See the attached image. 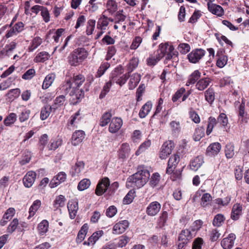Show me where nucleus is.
<instances>
[{
    "label": "nucleus",
    "instance_id": "c85d7f7f",
    "mask_svg": "<svg viewBox=\"0 0 249 249\" xmlns=\"http://www.w3.org/2000/svg\"><path fill=\"white\" fill-rule=\"evenodd\" d=\"M201 73L198 70L195 71L191 75L188 76L186 86H189L194 84L200 77Z\"/></svg>",
    "mask_w": 249,
    "mask_h": 249
},
{
    "label": "nucleus",
    "instance_id": "f257e3e1",
    "mask_svg": "<svg viewBox=\"0 0 249 249\" xmlns=\"http://www.w3.org/2000/svg\"><path fill=\"white\" fill-rule=\"evenodd\" d=\"M149 178V171L144 166H140L138 171L128 178L126 185L127 187L140 188L146 184Z\"/></svg>",
    "mask_w": 249,
    "mask_h": 249
},
{
    "label": "nucleus",
    "instance_id": "09e8293b",
    "mask_svg": "<svg viewBox=\"0 0 249 249\" xmlns=\"http://www.w3.org/2000/svg\"><path fill=\"white\" fill-rule=\"evenodd\" d=\"M151 142L150 140H147L142 142L139 146L138 149L136 151L135 154L137 156L145 151L151 145Z\"/></svg>",
    "mask_w": 249,
    "mask_h": 249
},
{
    "label": "nucleus",
    "instance_id": "79ce46f5",
    "mask_svg": "<svg viewBox=\"0 0 249 249\" xmlns=\"http://www.w3.org/2000/svg\"><path fill=\"white\" fill-rule=\"evenodd\" d=\"M49 222L46 220H42L38 225V230L39 234L43 235L46 233L48 230Z\"/></svg>",
    "mask_w": 249,
    "mask_h": 249
},
{
    "label": "nucleus",
    "instance_id": "5701e85b",
    "mask_svg": "<svg viewBox=\"0 0 249 249\" xmlns=\"http://www.w3.org/2000/svg\"><path fill=\"white\" fill-rule=\"evenodd\" d=\"M68 209L71 219H74L78 209V202L75 201H70L68 203Z\"/></svg>",
    "mask_w": 249,
    "mask_h": 249
},
{
    "label": "nucleus",
    "instance_id": "c756f323",
    "mask_svg": "<svg viewBox=\"0 0 249 249\" xmlns=\"http://www.w3.org/2000/svg\"><path fill=\"white\" fill-rule=\"evenodd\" d=\"M141 80V75L137 73H134L130 76V79L128 82L129 89H135Z\"/></svg>",
    "mask_w": 249,
    "mask_h": 249
},
{
    "label": "nucleus",
    "instance_id": "a211bd4d",
    "mask_svg": "<svg viewBox=\"0 0 249 249\" xmlns=\"http://www.w3.org/2000/svg\"><path fill=\"white\" fill-rule=\"evenodd\" d=\"M221 149V145L218 142L211 143L207 148L206 154L209 156L217 155Z\"/></svg>",
    "mask_w": 249,
    "mask_h": 249
},
{
    "label": "nucleus",
    "instance_id": "aec40b11",
    "mask_svg": "<svg viewBox=\"0 0 249 249\" xmlns=\"http://www.w3.org/2000/svg\"><path fill=\"white\" fill-rule=\"evenodd\" d=\"M103 231H98L94 232L88 239L84 242V245L90 246L93 245L97 240L103 235Z\"/></svg>",
    "mask_w": 249,
    "mask_h": 249
},
{
    "label": "nucleus",
    "instance_id": "4d7b16f0",
    "mask_svg": "<svg viewBox=\"0 0 249 249\" xmlns=\"http://www.w3.org/2000/svg\"><path fill=\"white\" fill-rule=\"evenodd\" d=\"M90 185V180L87 178H84L79 182L77 188L79 191H84L88 188Z\"/></svg>",
    "mask_w": 249,
    "mask_h": 249
},
{
    "label": "nucleus",
    "instance_id": "680f3d73",
    "mask_svg": "<svg viewBox=\"0 0 249 249\" xmlns=\"http://www.w3.org/2000/svg\"><path fill=\"white\" fill-rule=\"evenodd\" d=\"M160 180V176L158 173H154L152 175L150 181V184L152 187L156 186Z\"/></svg>",
    "mask_w": 249,
    "mask_h": 249
},
{
    "label": "nucleus",
    "instance_id": "c9c22d12",
    "mask_svg": "<svg viewBox=\"0 0 249 249\" xmlns=\"http://www.w3.org/2000/svg\"><path fill=\"white\" fill-rule=\"evenodd\" d=\"M66 199L63 195H59L56 197L53 204L54 209H57L59 207H63L65 205Z\"/></svg>",
    "mask_w": 249,
    "mask_h": 249
},
{
    "label": "nucleus",
    "instance_id": "a19ab883",
    "mask_svg": "<svg viewBox=\"0 0 249 249\" xmlns=\"http://www.w3.org/2000/svg\"><path fill=\"white\" fill-rule=\"evenodd\" d=\"M50 57V54L46 52H41L38 53L34 59L36 62H44L47 60Z\"/></svg>",
    "mask_w": 249,
    "mask_h": 249
},
{
    "label": "nucleus",
    "instance_id": "9b49d317",
    "mask_svg": "<svg viewBox=\"0 0 249 249\" xmlns=\"http://www.w3.org/2000/svg\"><path fill=\"white\" fill-rule=\"evenodd\" d=\"M180 160L179 156L178 154H173L169 158L168 162V166L166 169V173L171 174Z\"/></svg>",
    "mask_w": 249,
    "mask_h": 249
},
{
    "label": "nucleus",
    "instance_id": "6ab92c4d",
    "mask_svg": "<svg viewBox=\"0 0 249 249\" xmlns=\"http://www.w3.org/2000/svg\"><path fill=\"white\" fill-rule=\"evenodd\" d=\"M85 134L82 130L75 131L72 134L71 137V143L76 146L80 143L85 138Z\"/></svg>",
    "mask_w": 249,
    "mask_h": 249
},
{
    "label": "nucleus",
    "instance_id": "4468645a",
    "mask_svg": "<svg viewBox=\"0 0 249 249\" xmlns=\"http://www.w3.org/2000/svg\"><path fill=\"white\" fill-rule=\"evenodd\" d=\"M67 178V175L64 172H60L51 180L49 184L51 188H54L64 182Z\"/></svg>",
    "mask_w": 249,
    "mask_h": 249
},
{
    "label": "nucleus",
    "instance_id": "f8f14e48",
    "mask_svg": "<svg viewBox=\"0 0 249 249\" xmlns=\"http://www.w3.org/2000/svg\"><path fill=\"white\" fill-rule=\"evenodd\" d=\"M161 209V204L158 201L151 202L147 207L146 213L149 216L156 215Z\"/></svg>",
    "mask_w": 249,
    "mask_h": 249
},
{
    "label": "nucleus",
    "instance_id": "ddd939ff",
    "mask_svg": "<svg viewBox=\"0 0 249 249\" xmlns=\"http://www.w3.org/2000/svg\"><path fill=\"white\" fill-rule=\"evenodd\" d=\"M123 120L120 117H113L112 118L108 131L112 133H115L118 131L123 125Z\"/></svg>",
    "mask_w": 249,
    "mask_h": 249
},
{
    "label": "nucleus",
    "instance_id": "de8ad7c7",
    "mask_svg": "<svg viewBox=\"0 0 249 249\" xmlns=\"http://www.w3.org/2000/svg\"><path fill=\"white\" fill-rule=\"evenodd\" d=\"M109 67L110 64L108 62L102 63L99 68L95 76L97 78L101 77Z\"/></svg>",
    "mask_w": 249,
    "mask_h": 249
},
{
    "label": "nucleus",
    "instance_id": "e2e57ef3",
    "mask_svg": "<svg viewBox=\"0 0 249 249\" xmlns=\"http://www.w3.org/2000/svg\"><path fill=\"white\" fill-rule=\"evenodd\" d=\"M204 244L202 238L197 237L196 238L193 242L192 249H201L202 246Z\"/></svg>",
    "mask_w": 249,
    "mask_h": 249
},
{
    "label": "nucleus",
    "instance_id": "603ef678",
    "mask_svg": "<svg viewBox=\"0 0 249 249\" xmlns=\"http://www.w3.org/2000/svg\"><path fill=\"white\" fill-rule=\"evenodd\" d=\"M96 24V20L94 19H89L87 22L86 33L87 35L92 34L94 30Z\"/></svg>",
    "mask_w": 249,
    "mask_h": 249
},
{
    "label": "nucleus",
    "instance_id": "6e6552de",
    "mask_svg": "<svg viewBox=\"0 0 249 249\" xmlns=\"http://www.w3.org/2000/svg\"><path fill=\"white\" fill-rule=\"evenodd\" d=\"M108 18L102 15L99 19L97 23V29L98 31L96 34V38H99L106 32L108 25Z\"/></svg>",
    "mask_w": 249,
    "mask_h": 249
},
{
    "label": "nucleus",
    "instance_id": "dca6fc26",
    "mask_svg": "<svg viewBox=\"0 0 249 249\" xmlns=\"http://www.w3.org/2000/svg\"><path fill=\"white\" fill-rule=\"evenodd\" d=\"M129 222L127 220H122L117 223L113 227V233L121 234L124 232L128 227Z\"/></svg>",
    "mask_w": 249,
    "mask_h": 249
},
{
    "label": "nucleus",
    "instance_id": "b1692460",
    "mask_svg": "<svg viewBox=\"0 0 249 249\" xmlns=\"http://www.w3.org/2000/svg\"><path fill=\"white\" fill-rule=\"evenodd\" d=\"M242 207L238 204H235L232 209L231 217L234 220H237L239 219L242 213Z\"/></svg>",
    "mask_w": 249,
    "mask_h": 249
},
{
    "label": "nucleus",
    "instance_id": "4c0bfd02",
    "mask_svg": "<svg viewBox=\"0 0 249 249\" xmlns=\"http://www.w3.org/2000/svg\"><path fill=\"white\" fill-rule=\"evenodd\" d=\"M112 114L109 112H107L103 114L100 121V125L102 126H106L109 122H111Z\"/></svg>",
    "mask_w": 249,
    "mask_h": 249
},
{
    "label": "nucleus",
    "instance_id": "864d4df0",
    "mask_svg": "<svg viewBox=\"0 0 249 249\" xmlns=\"http://www.w3.org/2000/svg\"><path fill=\"white\" fill-rule=\"evenodd\" d=\"M225 218L222 214H216L213 220V224L214 226L220 227L224 223Z\"/></svg>",
    "mask_w": 249,
    "mask_h": 249
},
{
    "label": "nucleus",
    "instance_id": "20e7f679",
    "mask_svg": "<svg viewBox=\"0 0 249 249\" xmlns=\"http://www.w3.org/2000/svg\"><path fill=\"white\" fill-rule=\"evenodd\" d=\"M157 53L159 58L165 56L166 60H170L174 56H176L177 55V52L175 51L174 46L168 42L160 44Z\"/></svg>",
    "mask_w": 249,
    "mask_h": 249
},
{
    "label": "nucleus",
    "instance_id": "bf43d9fd",
    "mask_svg": "<svg viewBox=\"0 0 249 249\" xmlns=\"http://www.w3.org/2000/svg\"><path fill=\"white\" fill-rule=\"evenodd\" d=\"M48 136L47 134H44L42 135L39 138V148L40 151H43L44 149L45 145L48 143Z\"/></svg>",
    "mask_w": 249,
    "mask_h": 249
},
{
    "label": "nucleus",
    "instance_id": "f704fd0d",
    "mask_svg": "<svg viewBox=\"0 0 249 249\" xmlns=\"http://www.w3.org/2000/svg\"><path fill=\"white\" fill-rule=\"evenodd\" d=\"M41 204V202L40 200L37 199L34 201L33 204L31 205L29 209V216L28 218L33 216L35 214L36 211L40 208Z\"/></svg>",
    "mask_w": 249,
    "mask_h": 249
},
{
    "label": "nucleus",
    "instance_id": "2eb2a0df",
    "mask_svg": "<svg viewBox=\"0 0 249 249\" xmlns=\"http://www.w3.org/2000/svg\"><path fill=\"white\" fill-rule=\"evenodd\" d=\"M236 236L234 233H230L227 237L224 238L221 242L224 249H231L234 245Z\"/></svg>",
    "mask_w": 249,
    "mask_h": 249
},
{
    "label": "nucleus",
    "instance_id": "69168bd1",
    "mask_svg": "<svg viewBox=\"0 0 249 249\" xmlns=\"http://www.w3.org/2000/svg\"><path fill=\"white\" fill-rule=\"evenodd\" d=\"M170 126L172 129L173 133H178L181 129V127L179 122L173 121L170 122Z\"/></svg>",
    "mask_w": 249,
    "mask_h": 249
},
{
    "label": "nucleus",
    "instance_id": "3c124183",
    "mask_svg": "<svg viewBox=\"0 0 249 249\" xmlns=\"http://www.w3.org/2000/svg\"><path fill=\"white\" fill-rule=\"evenodd\" d=\"M72 84L70 80H66L61 85L60 88L62 92L68 93L70 90L72 89Z\"/></svg>",
    "mask_w": 249,
    "mask_h": 249
},
{
    "label": "nucleus",
    "instance_id": "72a5a7b5",
    "mask_svg": "<svg viewBox=\"0 0 249 249\" xmlns=\"http://www.w3.org/2000/svg\"><path fill=\"white\" fill-rule=\"evenodd\" d=\"M55 78V75L54 73H50L47 75L44 80L42 88L47 89L51 86Z\"/></svg>",
    "mask_w": 249,
    "mask_h": 249
},
{
    "label": "nucleus",
    "instance_id": "a18cd8bd",
    "mask_svg": "<svg viewBox=\"0 0 249 249\" xmlns=\"http://www.w3.org/2000/svg\"><path fill=\"white\" fill-rule=\"evenodd\" d=\"M117 9V4L114 0H109L107 3V11L113 14Z\"/></svg>",
    "mask_w": 249,
    "mask_h": 249
},
{
    "label": "nucleus",
    "instance_id": "412c9836",
    "mask_svg": "<svg viewBox=\"0 0 249 249\" xmlns=\"http://www.w3.org/2000/svg\"><path fill=\"white\" fill-rule=\"evenodd\" d=\"M207 5L208 10L213 14L219 17H221L223 15V9L220 5L210 2H208Z\"/></svg>",
    "mask_w": 249,
    "mask_h": 249
},
{
    "label": "nucleus",
    "instance_id": "6e6d98bb",
    "mask_svg": "<svg viewBox=\"0 0 249 249\" xmlns=\"http://www.w3.org/2000/svg\"><path fill=\"white\" fill-rule=\"evenodd\" d=\"M112 86V81L110 80L109 81L107 82L104 85L103 89L99 95L100 99L104 98L107 94L109 91L110 88Z\"/></svg>",
    "mask_w": 249,
    "mask_h": 249
},
{
    "label": "nucleus",
    "instance_id": "ea45409f",
    "mask_svg": "<svg viewBox=\"0 0 249 249\" xmlns=\"http://www.w3.org/2000/svg\"><path fill=\"white\" fill-rule=\"evenodd\" d=\"M216 119L212 116L210 117L208 120V124L206 130V134L209 135L212 132L213 128L216 124Z\"/></svg>",
    "mask_w": 249,
    "mask_h": 249
},
{
    "label": "nucleus",
    "instance_id": "1a4fd4ad",
    "mask_svg": "<svg viewBox=\"0 0 249 249\" xmlns=\"http://www.w3.org/2000/svg\"><path fill=\"white\" fill-rule=\"evenodd\" d=\"M110 186V181L108 178L105 177L102 178L98 182L95 193L97 196H101L105 193Z\"/></svg>",
    "mask_w": 249,
    "mask_h": 249
},
{
    "label": "nucleus",
    "instance_id": "39448f33",
    "mask_svg": "<svg viewBox=\"0 0 249 249\" xmlns=\"http://www.w3.org/2000/svg\"><path fill=\"white\" fill-rule=\"evenodd\" d=\"M12 24L13 23L11 22L10 25H6L3 26L1 29L2 30H4L7 28H10V29L5 35L6 38H9L14 36H17L24 29V24L22 22H18L13 26H12Z\"/></svg>",
    "mask_w": 249,
    "mask_h": 249
},
{
    "label": "nucleus",
    "instance_id": "58836bf2",
    "mask_svg": "<svg viewBox=\"0 0 249 249\" xmlns=\"http://www.w3.org/2000/svg\"><path fill=\"white\" fill-rule=\"evenodd\" d=\"M205 98L206 100L212 104L215 99L214 90L212 88H209L205 92Z\"/></svg>",
    "mask_w": 249,
    "mask_h": 249
},
{
    "label": "nucleus",
    "instance_id": "423d86ee",
    "mask_svg": "<svg viewBox=\"0 0 249 249\" xmlns=\"http://www.w3.org/2000/svg\"><path fill=\"white\" fill-rule=\"evenodd\" d=\"M120 70H121V68H116L115 69L114 72L112 73L111 80L120 86H122L126 83L127 80L130 76L128 73L122 74V71L120 72V74L117 73Z\"/></svg>",
    "mask_w": 249,
    "mask_h": 249
},
{
    "label": "nucleus",
    "instance_id": "f03ea898",
    "mask_svg": "<svg viewBox=\"0 0 249 249\" xmlns=\"http://www.w3.org/2000/svg\"><path fill=\"white\" fill-rule=\"evenodd\" d=\"M85 81V78L82 74H79L73 75L72 81L75 87H72V89L70 92V101L72 105L77 104L84 97V92L82 89H80L79 87Z\"/></svg>",
    "mask_w": 249,
    "mask_h": 249
},
{
    "label": "nucleus",
    "instance_id": "7c9ffc66",
    "mask_svg": "<svg viewBox=\"0 0 249 249\" xmlns=\"http://www.w3.org/2000/svg\"><path fill=\"white\" fill-rule=\"evenodd\" d=\"M152 107V103L150 101L146 102L141 109L139 116L141 118H145L150 111Z\"/></svg>",
    "mask_w": 249,
    "mask_h": 249
},
{
    "label": "nucleus",
    "instance_id": "49530a36",
    "mask_svg": "<svg viewBox=\"0 0 249 249\" xmlns=\"http://www.w3.org/2000/svg\"><path fill=\"white\" fill-rule=\"evenodd\" d=\"M139 64V60L137 58H133L130 60L129 63L127 65V71L128 74H129L134 69H135Z\"/></svg>",
    "mask_w": 249,
    "mask_h": 249
},
{
    "label": "nucleus",
    "instance_id": "8fccbe9b",
    "mask_svg": "<svg viewBox=\"0 0 249 249\" xmlns=\"http://www.w3.org/2000/svg\"><path fill=\"white\" fill-rule=\"evenodd\" d=\"M217 124H219L222 127H225L228 124V119L226 115L224 113H221L218 116L216 120Z\"/></svg>",
    "mask_w": 249,
    "mask_h": 249
},
{
    "label": "nucleus",
    "instance_id": "4be33fe9",
    "mask_svg": "<svg viewBox=\"0 0 249 249\" xmlns=\"http://www.w3.org/2000/svg\"><path fill=\"white\" fill-rule=\"evenodd\" d=\"M130 148L129 145L127 143H123L120 147L119 151V158L122 159H124L129 156Z\"/></svg>",
    "mask_w": 249,
    "mask_h": 249
},
{
    "label": "nucleus",
    "instance_id": "338daca9",
    "mask_svg": "<svg viewBox=\"0 0 249 249\" xmlns=\"http://www.w3.org/2000/svg\"><path fill=\"white\" fill-rule=\"evenodd\" d=\"M42 43V39L39 37L34 38L32 41V44L29 47L30 51L32 52L37 48Z\"/></svg>",
    "mask_w": 249,
    "mask_h": 249
},
{
    "label": "nucleus",
    "instance_id": "bb28decb",
    "mask_svg": "<svg viewBox=\"0 0 249 249\" xmlns=\"http://www.w3.org/2000/svg\"><path fill=\"white\" fill-rule=\"evenodd\" d=\"M211 80L209 78L205 77L198 80L196 85V89L202 91L206 89L210 83Z\"/></svg>",
    "mask_w": 249,
    "mask_h": 249
},
{
    "label": "nucleus",
    "instance_id": "13d9d810",
    "mask_svg": "<svg viewBox=\"0 0 249 249\" xmlns=\"http://www.w3.org/2000/svg\"><path fill=\"white\" fill-rule=\"evenodd\" d=\"M17 120V115L11 113L7 116L4 120V124L6 126H9L14 124Z\"/></svg>",
    "mask_w": 249,
    "mask_h": 249
},
{
    "label": "nucleus",
    "instance_id": "774afa93",
    "mask_svg": "<svg viewBox=\"0 0 249 249\" xmlns=\"http://www.w3.org/2000/svg\"><path fill=\"white\" fill-rule=\"evenodd\" d=\"M20 93V90L19 89H11L8 93L7 95L9 98L13 100L18 98Z\"/></svg>",
    "mask_w": 249,
    "mask_h": 249
},
{
    "label": "nucleus",
    "instance_id": "7ed1b4c3",
    "mask_svg": "<svg viewBox=\"0 0 249 249\" xmlns=\"http://www.w3.org/2000/svg\"><path fill=\"white\" fill-rule=\"evenodd\" d=\"M88 54V52L85 48H78L70 54L68 57V62L71 66H78L87 58Z\"/></svg>",
    "mask_w": 249,
    "mask_h": 249
},
{
    "label": "nucleus",
    "instance_id": "5fc2aeb1",
    "mask_svg": "<svg viewBox=\"0 0 249 249\" xmlns=\"http://www.w3.org/2000/svg\"><path fill=\"white\" fill-rule=\"evenodd\" d=\"M62 143V140L60 138H58L53 140L51 142V144L48 145L47 148L49 150H54L60 146Z\"/></svg>",
    "mask_w": 249,
    "mask_h": 249
},
{
    "label": "nucleus",
    "instance_id": "2f4dec72",
    "mask_svg": "<svg viewBox=\"0 0 249 249\" xmlns=\"http://www.w3.org/2000/svg\"><path fill=\"white\" fill-rule=\"evenodd\" d=\"M57 108L56 107H51L49 105L44 106L41 109L40 112V118L42 120H46L50 115L53 109L55 110Z\"/></svg>",
    "mask_w": 249,
    "mask_h": 249
},
{
    "label": "nucleus",
    "instance_id": "9d476101",
    "mask_svg": "<svg viewBox=\"0 0 249 249\" xmlns=\"http://www.w3.org/2000/svg\"><path fill=\"white\" fill-rule=\"evenodd\" d=\"M205 54L204 50L199 49L193 50L188 55L189 61L193 63H196L200 60Z\"/></svg>",
    "mask_w": 249,
    "mask_h": 249
},
{
    "label": "nucleus",
    "instance_id": "393cba45",
    "mask_svg": "<svg viewBox=\"0 0 249 249\" xmlns=\"http://www.w3.org/2000/svg\"><path fill=\"white\" fill-rule=\"evenodd\" d=\"M193 237L191 231L186 229L182 230L179 234L178 239L179 241L183 242L184 243H187Z\"/></svg>",
    "mask_w": 249,
    "mask_h": 249
},
{
    "label": "nucleus",
    "instance_id": "cd10ccee",
    "mask_svg": "<svg viewBox=\"0 0 249 249\" xmlns=\"http://www.w3.org/2000/svg\"><path fill=\"white\" fill-rule=\"evenodd\" d=\"M235 147L232 142L228 143L225 146V156L228 159L233 158L235 155Z\"/></svg>",
    "mask_w": 249,
    "mask_h": 249
},
{
    "label": "nucleus",
    "instance_id": "f3484780",
    "mask_svg": "<svg viewBox=\"0 0 249 249\" xmlns=\"http://www.w3.org/2000/svg\"><path fill=\"white\" fill-rule=\"evenodd\" d=\"M36 173L32 171H29L23 178V182L26 187H31L35 182Z\"/></svg>",
    "mask_w": 249,
    "mask_h": 249
},
{
    "label": "nucleus",
    "instance_id": "c03bdc74",
    "mask_svg": "<svg viewBox=\"0 0 249 249\" xmlns=\"http://www.w3.org/2000/svg\"><path fill=\"white\" fill-rule=\"evenodd\" d=\"M168 219V214L166 211H163L161 213L158 220V224L160 227L166 225V222Z\"/></svg>",
    "mask_w": 249,
    "mask_h": 249
},
{
    "label": "nucleus",
    "instance_id": "a878e982",
    "mask_svg": "<svg viewBox=\"0 0 249 249\" xmlns=\"http://www.w3.org/2000/svg\"><path fill=\"white\" fill-rule=\"evenodd\" d=\"M203 159L201 156H198L191 160L190 166L191 170L197 171L203 163Z\"/></svg>",
    "mask_w": 249,
    "mask_h": 249
},
{
    "label": "nucleus",
    "instance_id": "0e129e2a",
    "mask_svg": "<svg viewBox=\"0 0 249 249\" xmlns=\"http://www.w3.org/2000/svg\"><path fill=\"white\" fill-rule=\"evenodd\" d=\"M161 58H159L158 55L156 53L155 56H151L147 59V64L149 66H155Z\"/></svg>",
    "mask_w": 249,
    "mask_h": 249
},
{
    "label": "nucleus",
    "instance_id": "052dcab7",
    "mask_svg": "<svg viewBox=\"0 0 249 249\" xmlns=\"http://www.w3.org/2000/svg\"><path fill=\"white\" fill-rule=\"evenodd\" d=\"M211 200L212 196L211 195L208 193H205L202 196L201 205L203 207H206L209 204Z\"/></svg>",
    "mask_w": 249,
    "mask_h": 249
},
{
    "label": "nucleus",
    "instance_id": "473e14b6",
    "mask_svg": "<svg viewBox=\"0 0 249 249\" xmlns=\"http://www.w3.org/2000/svg\"><path fill=\"white\" fill-rule=\"evenodd\" d=\"M84 166L85 164L83 161H77L75 165L72 167L70 171V174L72 176L79 174L84 169Z\"/></svg>",
    "mask_w": 249,
    "mask_h": 249
},
{
    "label": "nucleus",
    "instance_id": "e433bc0d",
    "mask_svg": "<svg viewBox=\"0 0 249 249\" xmlns=\"http://www.w3.org/2000/svg\"><path fill=\"white\" fill-rule=\"evenodd\" d=\"M81 119V117L80 116V113L79 110L71 117L68 124L69 125L75 126L80 122Z\"/></svg>",
    "mask_w": 249,
    "mask_h": 249
},
{
    "label": "nucleus",
    "instance_id": "0eeeda50",
    "mask_svg": "<svg viewBox=\"0 0 249 249\" xmlns=\"http://www.w3.org/2000/svg\"><path fill=\"white\" fill-rule=\"evenodd\" d=\"M174 148V143L171 141L164 142L159 152V157L162 160L166 159L170 155Z\"/></svg>",
    "mask_w": 249,
    "mask_h": 249
},
{
    "label": "nucleus",
    "instance_id": "37998d69",
    "mask_svg": "<svg viewBox=\"0 0 249 249\" xmlns=\"http://www.w3.org/2000/svg\"><path fill=\"white\" fill-rule=\"evenodd\" d=\"M205 135V128L204 127H199L196 129L194 134V139L195 141H199Z\"/></svg>",
    "mask_w": 249,
    "mask_h": 249
}]
</instances>
